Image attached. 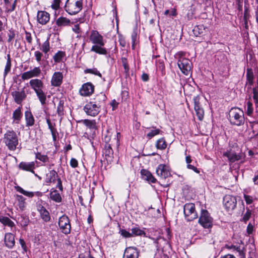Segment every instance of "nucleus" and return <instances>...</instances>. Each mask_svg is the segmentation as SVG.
Returning a JSON list of instances; mask_svg holds the SVG:
<instances>
[{"label": "nucleus", "mask_w": 258, "mask_h": 258, "mask_svg": "<svg viewBox=\"0 0 258 258\" xmlns=\"http://www.w3.org/2000/svg\"><path fill=\"white\" fill-rule=\"evenodd\" d=\"M65 56V52L62 51H58L54 55L53 58L55 63H59L63 60Z\"/></svg>", "instance_id": "39"}, {"label": "nucleus", "mask_w": 258, "mask_h": 258, "mask_svg": "<svg viewBox=\"0 0 258 258\" xmlns=\"http://www.w3.org/2000/svg\"><path fill=\"white\" fill-rule=\"evenodd\" d=\"M85 73L93 74L96 76H99V77H102L101 73L98 71V70L96 68L87 69L85 70Z\"/></svg>", "instance_id": "48"}, {"label": "nucleus", "mask_w": 258, "mask_h": 258, "mask_svg": "<svg viewBox=\"0 0 258 258\" xmlns=\"http://www.w3.org/2000/svg\"><path fill=\"white\" fill-rule=\"evenodd\" d=\"M0 222L5 226L13 227L15 226L14 223L7 217H1Z\"/></svg>", "instance_id": "40"}, {"label": "nucleus", "mask_w": 258, "mask_h": 258, "mask_svg": "<svg viewBox=\"0 0 258 258\" xmlns=\"http://www.w3.org/2000/svg\"><path fill=\"white\" fill-rule=\"evenodd\" d=\"M37 19L39 23L45 25L49 21L50 15L46 11H39L37 13Z\"/></svg>", "instance_id": "16"}, {"label": "nucleus", "mask_w": 258, "mask_h": 258, "mask_svg": "<svg viewBox=\"0 0 258 258\" xmlns=\"http://www.w3.org/2000/svg\"><path fill=\"white\" fill-rule=\"evenodd\" d=\"M35 158L43 163L42 165H46L49 162V158L46 155L42 154L40 152H37L35 153Z\"/></svg>", "instance_id": "33"}, {"label": "nucleus", "mask_w": 258, "mask_h": 258, "mask_svg": "<svg viewBox=\"0 0 258 258\" xmlns=\"http://www.w3.org/2000/svg\"><path fill=\"white\" fill-rule=\"evenodd\" d=\"M49 198L52 201L60 203L61 202V197L58 192L55 189L52 188L49 194Z\"/></svg>", "instance_id": "30"}, {"label": "nucleus", "mask_w": 258, "mask_h": 258, "mask_svg": "<svg viewBox=\"0 0 258 258\" xmlns=\"http://www.w3.org/2000/svg\"><path fill=\"white\" fill-rule=\"evenodd\" d=\"M185 52L179 51L175 54V57L177 59V61H179V60H182V59H186V58L185 57Z\"/></svg>", "instance_id": "54"}, {"label": "nucleus", "mask_w": 258, "mask_h": 258, "mask_svg": "<svg viewBox=\"0 0 258 258\" xmlns=\"http://www.w3.org/2000/svg\"><path fill=\"white\" fill-rule=\"evenodd\" d=\"M229 149H232V150H234L235 151L238 150V146L237 144L235 142H230L229 143Z\"/></svg>", "instance_id": "61"}, {"label": "nucleus", "mask_w": 258, "mask_h": 258, "mask_svg": "<svg viewBox=\"0 0 258 258\" xmlns=\"http://www.w3.org/2000/svg\"><path fill=\"white\" fill-rule=\"evenodd\" d=\"M5 246L8 248H12L15 244V236L11 233L5 234L4 238Z\"/></svg>", "instance_id": "19"}, {"label": "nucleus", "mask_w": 258, "mask_h": 258, "mask_svg": "<svg viewBox=\"0 0 258 258\" xmlns=\"http://www.w3.org/2000/svg\"><path fill=\"white\" fill-rule=\"evenodd\" d=\"M194 108L198 119L202 120L204 117V111L203 109L201 107L200 102L197 98H194Z\"/></svg>", "instance_id": "22"}, {"label": "nucleus", "mask_w": 258, "mask_h": 258, "mask_svg": "<svg viewBox=\"0 0 258 258\" xmlns=\"http://www.w3.org/2000/svg\"><path fill=\"white\" fill-rule=\"evenodd\" d=\"M41 219L45 222H48L50 220V216L49 213L47 210L39 213Z\"/></svg>", "instance_id": "45"}, {"label": "nucleus", "mask_w": 258, "mask_h": 258, "mask_svg": "<svg viewBox=\"0 0 258 258\" xmlns=\"http://www.w3.org/2000/svg\"><path fill=\"white\" fill-rule=\"evenodd\" d=\"M35 164L34 162H21L19 164L18 167H19V168L21 170L29 171V172L34 173V169H35Z\"/></svg>", "instance_id": "20"}, {"label": "nucleus", "mask_w": 258, "mask_h": 258, "mask_svg": "<svg viewBox=\"0 0 258 258\" xmlns=\"http://www.w3.org/2000/svg\"><path fill=\"white\" fill-rule=\"evenodd\" d=\"M121 62L122 63V66L123 67V68L124 69L125 72L126 73H127L129 71V67L127 63V59L125 57H122L121 58Z\"/></svg>", "instance_id": "56"}, {"label": "nucleus", "mask_w": 258, "mask_h": 258, "mask_svg": "<svg viewBox=\"0 0 258 258\" xmlns=\"http://www.w3.org/2000/svg\"><path fill=\"white\" fill-rule=\"evenodd\" d=\"M63 75L59 72H55L51 78V84L52 86H60L62 82Z\"/></svg>", "instance_id": "18"}, {"label": "nucleus", "mask_w": 258, "mask_h": 258, "mask_svg": "<svg viewBox=\"0 0 258 258\" xmlns=\"http://www.w3.org/2000/svg\"><path fill=\"white\" fill-rule=\"evenodd\" d=\"M85 125L92 131H95L98 129L97 122L95 120L83 119L81 121Z\"/></svg>", "instance_id": "26"}, {"label": "nucleus", "mask_w": 258, "mask_h": 258, "mask_svg": "<svg viewBox=\"0 0 258 258\" xmlns=\"http://www.w3.org/2000/svg\"><path fill=\"white\" fill-rule=\"evenodd\" d=\"M156 172L158 176L163 179H165L170 176V172L168 167L164 164H159L156 168Z\"/></svg>", "instance_id": "15"}, {"label": "nucleus", "mask_w": 258, "mask_h": 258, "mask_svg": "<svg viewBox=\"0 0 258 258\" xmlns=\"http://www.w3.org/2000/svg\"><path fill=\"white\" fill-rule=\"evenodd\" d=\"M236 151L232 149H228L227 151L223 153V156L226 157L229 162L234 163L239 161L242 158V154L237 153Z\"/></svg>", "instance_id": "10"}, {"label": "nucleus", "mask_w": 258, "mask_h": 258, "mask_svg": "<svg viewBox=\"0 0 258 258\" xmlns=\"http://www.w3.org/2000/svg\"><path fill=\"white\" fill-rule=\"evenodd\" d=\"M91 41L96 45H100L101 46L104 45L103 38L97 31L93 30L90 36Z\"/></svg>", "instance_id": "14"}, {"label": "nucleus", "mask_w": 258, "mask_h": 258, "mask_svg": "<svg viewBox=\"0 0 258 258\" xmlns=\"http://www.w3.org/2000/svg\"><path fill=\"white\" fill-rule=\"evenodd\" d=\"M57 176V172L54 170H52L46 174L45 179V182L47 184H49L51 182H54L56 179V176Z\"/></svg>", "instance_id": "32"}, {"label": "nucleus", "mask_w": 258, "mask_h": 258, "mask_svg": "<svg viewBox=\"0 0 258 258\" xmlns=\"http://www.w3.org/2000/svg\"><path fill=\"white\" fill-rule=\"evenodd\" d=\"M12 67V62L10 54H8L7 55V62L5 67L4 72L3 73V79L5 80L6 77L7 75L10 72Z\"/></svg>", "instance_id": "27"}, {"label": "nucleus", "mask_w": 258, "mask_h": 258, "mask_svg": "<svg viewBox=\"0 0 258 258\" xmlns=\"http://www.w3.org/2000/svg\"><path fill=\"white\" fill-rule=\"evenodd\" d=\"M70 23L69 19L63 17L58 18L56 21V24L59 27L69 25Z\"/></svg>", "instance_id": "38"}, {"label": "nucleus", "mask_w": 258, "mask_h": 258, "mask_svg": "<svg viewBox=\"0 0 258 258\" xmlns=\"http://www.w3.org/2000/svg\"><path fill=\"white\" fill-rule=\"evenodd\" d=\"M70 165L73 168L77 167L78 165V161L75 158H72L70 161Z\"/></svg>", "instance_id": "64"}, {"label": "nucleus", "mask_w": 258, "mask_h": 258, "mask_svg": "<svg viewBox=\"0 0 258 258\" xmlns=\"http://www.w3.org/2000/svg\"><path fill=\"white\" fill-rule=\"evenodd\" d=\"M142 177L143 179L148 181L149 182L155 183L156 179L153 176L150 172L149 171L142 169L141 171Z\"/></svg>", "instance_id": "23"}, {"label": "nucleus", "mask_w": 258, "mask_h": 258, "mask_svg": "<svg viewBox=\"0 0 258 258\" xmlns=\"http://www.w3.org/2000/svg\"><path fill=\"white\" fill-rule=\"evenodd\" d=\"M40 49L44 53V57L47 59L48 58V52L50 49L49 41L48 38L44 41L41 45Z\"/></svg>", "instance_id": "31"}, {"label": "nucleus", "mask_w": 258, "mask_h": 258, "mask_svg": "<svg viewBox=\"0 0 258 258\" xmlns=\"http://www.w3.org/2000/svg\"><path fill=\"white\" fill-rule=\"evenodd\" d=\"M34 56L35 57L36 60L38 62H40L41 58L43 56V54L40 51L37 50L34 52Z\"/></svg>", "instance_id": "59"}, {"label": "nucleus", "mask_w": 258, "mask_h": 258, "mask_svg": "<svg viewBox=\"0 0 258 258\" xmlns=\"http://www.w3.org/2000/svg\"><path fill=\"white\" fill-rule=\"evenodd\" d=\"M58 226L61 231L64 234L70 233L71 230V225L69 217L63 215L58 220Z\"/></svg>", "instance_id": "6"}, {"label": "nucleus", "mask_w": 258, "mask_h": 258, "mask_svg": "<svg viewBox=\"0 0 258 258\" xmlns=\"http://www.w3.org/2000/svg\"><path fill=\"white\" fill-rule=\"evenodd\" d=\"M161 132V131L159 129L155 128V130H152L151 132L148 133L147 135V137L149 139H151L153 137L159 134Z\"/></svg>", "instance_id": "52"}, {"label": "nucleus", "mask_w": 258, "mask_h": 258, "mask_svg": "<svg viewBox=\"0 0 258 258\" xmlns=\"http://www.w3.org/2000/svg\"><path fill=\"white\" fill-rule=\"evenodd\" d=\"M243 197L247 205L252 204L253 200L251 196L244 194Z\"/></svg>", "instance_id": "62"}, {"label": "nucleus", "mask_w": 258, "mask_h": 258, "mask_svg": "<svg viewBox=\"0 0 258 258\" xmlns=\"http://www.w3.org/2000/svg\"><path fill=\"white\" fill-rule=\"evenodd\" d=\"M251 215V210L247 208L245 213L243 215L241 221L246 223L250 218Z\"/></svg>", "instance_id": "49"}, {"label": "nucleus", "mask_w": 258, "mask_h": 258, "mask_svg": "<svg viewBox=\"0 0 258 258\" xmlns=\"http://www.w3.org/2000/svg\"><path fill=\"white\" fill-rule=\"evenodd\" d=\"M140 250L135 246L126 247L123 254L122 258H139Z\"/></svg>", "instance_id": "11"}, {"label": "nucleus", "mask_w": 258, "mask_h": 258, "mask_svg": "<svg viewBox=\"0 0 258 258\" xmlns=\"http://www.w3.org/2000/svg\"><path fill=\"white\" fill-rule=\"evenodd\" d=\"M223 204L228 211H232L236 207L237 200L235 197L227 195L223 198Z\"/></svg>", "instance_id": "9"}, {"label": "nucleus", "mask_w": 258, "mask_h": 258, "mask_svg": "<svg viewBox=\"0 0 258 258\" xmlns=\"http://www.w3.org/2000/svg\"><path fill=\"white\" fill-rule=\"evenodd\" d=\"M132 236L133 235H134V236H141L142 235H145L146 233L145 232L140 229L138 227H135V228H133L132 229Z\"/></svg>", "instance_id": "46"}, {"label": "nucleus", "mask_w": 258, "mask_h": 258, "mask_svg": "<svg viewBox=\"0 0 258 258\" xmlns=\"http://www.w3.org/2000/svg\"><path fill=\"white\" fill-rule=\"evenodd\" d=\"M60 2V0H53L51 6V8L53 10H58L59 8Z\"/></svg>", "instance_id": "58"}, {"label": "nucleus", "mask_w": 258, "mask_h": 258, "mask_svg": "<svg viewBox=\"0 0 258 258\" xmlns=\"http://www.w3.org/2000/svg\"><path fill=\"white\" fill-rule=\"evenodd\" d=\"M16 1H14L13 4L10 3L9 6L6 7L5 12L8 13H10L13 12L16 8Z\"/></svg>", "instance_id": "51"}, {"label": "nucleus", "mask_w": 258, "mask_h": 258, "mask_svg": "<svg viewBox=\"0 0 258 258\" xmlns=\"http://www.w3.org/2000/svg\"><path fill=\"white\" fill-rule=\"evenodd\" d=\"M36 96L39 100L42 106H44L46 104L47 96L46 93L43 90L37 91L36 93Z\"/></svg>", "instance_id": "34"}, {"label": "nucleus", "mask_w": 258, "mask_h": 258, "mask_svg": "<svg viewBox=\"0 0 258 258\" xmlns=\"http://www.w3.org/2000/svg\"><path fill=\"white\" fill-rule=\"evenodd\" d=\"M3 142L10 151L16 150L19 144L18 137L13 130H9L4 134Z\"/></svg>", "instance_id": "1"}, {"label": "nucleus", "mask_w": 258, "mask_h": 258, "mask_svg": "<svg viewBox=\"0 0 258 258\" xmlns=\"http://www.w3.org/2000/svg\"><path fill=\"white\" fill-rule=\"evenodd\" d=\"M12 95L14 99L15 102L20 104L23 100L26 97V95L24 90L21 91H14L12 93Z\"/></svg>", "instance_id": "21"}, {"label": "nucleus", "mask_w": 258, "mask_h": 258, "mask_svg": "<svg viewBox=\"0 0 258 258\" xmlns=\"http://www.w3.org/2000/svg\"><path fill=\"white\" fill-rule=\"evenodd\" d=\"M106 99V96L103 93H100L99 94L97 95L95 100V101L94 102V103H96L98 106H101V104L104 102L105 101Z\"/></svg>", "instance_id": "37"}, {"label": "nucleus", "mask_w": 258, "mask_h": 258, "mask_svg": "<svg viewBox=\"0 0 258 258\" xmlns=\"http://www.w3.org/2000/svg\"><path fill=\"white\" fill-rule=\"evenodd\" d=\"M57 113L58 116H62L64 115V101L60 100L57 107Z\"/></svg>", "instance_id": "43"}, {"label": "nucleus", "mask_w": 258, "mask_h": 258, "mask_svg": "<svg viewBox=\"0 0 258 258\" xmlns=\"http://www.w3.org/2000/svg\"><path fill=\"white\" fill-rule=\"evenodd\" d=\"M198 223L204 228L210 229L212 227L213 219L207 210H201Z\"/></svg>", "instance_id": "4"}, {"label": "nucleus", "mask_w": 258, "mask_h": 258, "mask_svg": "<svg viewBox=\"0 0 258 258\" xmlns=\"http://www.w3.org/2000/svg\"><path fill=\"white\" fill-rule=\"evenodd\" d=\"M16 199L18 202L17 205L21 211H23L25 210L26 207V203L25 202L26 199L21 195H16Z\"/></svg>", "instance_id": "29"}, {"label": "nucleus", "mask_w": 258, "mask_h": 258, "mask_svg": "<svg viewBox=\"0 0 258 258\" xmlns=\"http://www.w3.org/2000/svg\"><path fill=\"white\" fill-rule=\"evenodd\" d=\"M167 147V144L163 138L158 140L156 143V147L159 150H164Z\"/></svg>", "instance_id": "41"}, {"label": "nucleus", "mask_w": 258, "mask_h": 258, "mask_svg": "<svg viewBox=\"0 0 258 258\" xmlns=\"http://www.w3.org/2000/svg\"><path fill=\"white\" fill-rule=\"evenodd\" d=\"M102 46H103L98 44L93 45L91 50L100 54H106L107 50L105 48L102 47Z\"/></svg>", "instance_id": "36"}, {"label": "nucleus", "mask_w": 258, "mask_h": 258, "mask_svg": "<svg viewBox=\"0 0 258 258\" xmlns=\"http://www.w3.org/2000/svg\"><path fill=\"white\" fill-rule=\"evenodd\" d=\"M228 119L232 125H243L245 119L243 110L238 107L232 108L229 112Z\"/></svg>", "instance_id": "2"}, {"label": "nucleus", "mask_w": 258, "mask_h": 258, "mask_svg": "<svg viewBox=\"0 0 258 258\" xmlns=\"http://www.w3.org/2000/svg\"><path fill=\"white\" fill-rule=\"evenodd\" d=\"M8 41L9 42H11L13 39L15 38V31L11 29L9 30V33L8 34Z\"/></svg>", "instance_id": "60"}, {"label": "nucleus", "mask_w": 258, "mask_h": 258, "mask_svg": "<svg viewBox=\"0 0 258 258\" xmlns=\"http://www.w3.org/2000/svg\"><path fill=\"white\" fill-rule=\"evenodd\" d=\"M253 231V226L251 223H249L247 226L246 232L247 233V234L248 235H250V234H252Z\"/></svg>", "instance_id": "63"}, {"label": "nucleus", "mask_w": 258, "mask_h": 258, "mask_svg": "<svg viewBox=\"0 0 258 258\" xmlns=\"http://www.w3.org/2000/svg\"><path fill=\"white\" fill-rule=\"evenodd\" d=\"M45 204V203L41 200L36 203V208L39 213L46 210L44 206Z\"/></svg>", "instance_id": "47"}, {"label": "nucleus", "mask_w": 258, "mask_h": 258, "mask_svg": "<svg viewBox=\"0 0 258 258\" xmlns=\"http://www.w3.org/2000/svg\"><path fill=\"white\" fill-rule=\"evenodd\" d=\"M183 213L185 219L187 221H191L197 219L198 215L196 211L195 205L194 203H188L183 207Z\"/></svg>", "instance_id": "5"}, {"label": "nucleus", "mask_w": 258, "mask_h": 258, "mask_svg": "<svg viewBox=\"0 0 258 258\" xmlns=\"http://www.w3.org/2000/svg\"><path fill=\"white\" fill-rule=\"evenodd\" d=\"M205 27L203 25H199L194 27L193 32L196 36H199L202 34L205 31Z\"/></svg>", "instance_id": "42"}, {"label": "nucleus", "mask_w": 258, "mask_h": 258, "mask_svg": "<svg viewBox=\"0 0 258 258\" xmlns=\"http://www.w3.org/2000/svg\"><path fill=\"white\" fill-rule=\"evenodd\" d=\"M94 90V85L90 82L83 84L80 90V93L82 96H88L91 95Z\"/></svg>", "instance_id": "13"}, {"label": "nucleus", "mask_w": 258, "mask_h": 258, "mask_svg": "<svg viewBox=\"0 0 258 258\" xmlns=\"http://www.w3.org/2000/svg\"><path fill=\"white\" fill-rule=\"evenodd\" d=\"M120 234L125 238H129L132 236V234L125 229H121L119 231Z\"/></svg>", "instance_id": "57"}, {"label": "nucleus", "mask_w": 258, "mask_h": 258, "mask_svg": "<svg viewBox=\"0 0 258 258\" xmlns=\"http://www.w3.org/2000/svg\"><path fill=\"white\" fill-rule=\"evenodd\" d=\"M113 150L111 148V145L109 144H106L103 150V154L105 156L107 160L111 158L113 155Z\"/></svg>", "instance_id": "28"}, {"label": "nucleus", "mask_w": 258, "mask_h": 258, "mask_svg": "<svg viewBox=\"0 0 258 258\" xmlns=\"http://www.w3.org/2000/svg\"><path fill=\"white\" fill-rule=\"evenodd\" d=\"M253 108L252 104L250 101H248L246 104V114L248 116H251L253 113Z\"/></svg>", "instance_id": "50"}, {"label": "nucleus", "mask_w": 258, "mask_h": 258, "mask_svg": "<svg viewBox=\"0 0 258 258\" xmlns=\"http://www.w3.org/2000/svg\"><path fill=\"white\" fill-rule=\"evenodd\" d=\"M178 68L182 73L186 76H188L190 74L191 70V62L188 58L182 59L177 61Z\"/></svg>", "instance_id": "8"}, {"label": "nucleus", "mask_w": 258, "mask_h": 258, "mask_svg": "<svg viewBox=\"0 0 258 258\" xmlns=\"http://www.w3.org/2000/svg\"><path fill=\"white\" fill-rule=\"evenodd\" d=\"M246 79L250 85L253 84V73L251 69H246Z\"/></svg>", "instance_id": "44"}, {"label": "nucleus", "mask_w": 258, "mask_h": 258, "mask_svg": "<svg viewBox=\"0 0 258 258\" xmlns=\"http://www.w3.org/2000/svg\"><path fill=\"white\" fill-rule=\"evenodd\" d=\"M41 72L39 67H35L33 70L23 73L21 75V78L23 80H26L33 77H37L41 74Z\"/></svg>", "instance_id": "12"}, {"label": "nucleus", "mask_w": 258, "mask_h": 258, "mask_svg": "<svg viewBox=\"0 0 258 258\" xmlns=\"http://www.w3.org/2000/svg\"><path fill=\"white\" fill-rule=\"evenodd\" d=\"M30 222L29 217L24 214L19 215L17 218V223L24 228L26 227Z\"/></svg>", "instance_id": "24"}, {"label": "nucleus", "mask_w": 258, "mask_h": 258, "mask_svg": "<svg viewBox=\"0 0 258 258\" xmlns=\"http://www.w3.org/2000/svg\"><path fill=\"white\" fill-rule=\"evenodd\" d=\"M253 98L255 103L256 106L258 107V87H255L253 88Z\"/></svg>", "instance_id": "53"}, {"label": "nucleus", "mask_w": 258, "mask_h": 258, "mask_svg": "<svg viewBox=\"0 0 258 258\" xmlns=\"http://www.w3.org/2000/svg\"><path fill=\"white\" fill-rule=\"evenodd\" d=\"M25 119L27 127L32 126L34 124L35 119L32 112L30 110L25 111Z\"/></svg>", "instance_id": "25"}, {"label": "nucleus", "mask_w": 258, "mask_h": 258, "mask_svg": "<svg viewBox=\"0 0 258 258\" xmlns=\"http://www.w3.org/2000/svg\"><path fill=\"white\" fill-rule=\"evenodd\" d=\"M100 109V106L96 103L90 102L85 105L83 110L88 115L95 116L99 113Z\"/></svg>", "instance_id": "7"}, {"label": "nucleus", "mask_w": 258, "mask_h": 258, "mask_svg": "<svg viewBox=\"0 0 258 258\" xmlns=\"http://www.w3.org/2000/svg\"><path fill=\"white\" fill-rule=\"evenodd\" d=\"M21 110V108L19 107L13 113V118L16 123H19L22 117V113Z\"/></svg>", "instance_id": "35"}, {"label": "nucleus", "mask_w": 258, "mask_h": 258, "mask_svg": "<svg viewBox=\"0 0 258 258\" xmlns=\"http://www.w3.org/2000/svg\"><path fill=\"white\" fill-rule=\"evenodd\" d=\"M25 38L29 44H31L32 43L33 38L32 35L30 32L26 31H25Z\"/></svg>", "instance_id": "55"}, {"label": "nucleus", "mask_w": 258, "mask_h": 258, "mask_svg": "<svg viewBox=\"0 0 258 258\" xmlns=\"http://www.w3.org/2000/svg\"><path fill=\"white\" fill-rule=\"evenodd\" d=\"M29 84L31 88L36 93L43 90L44 84L43 82L38 79H32L29 82Z\"/></svg>", "instance_id": "17"}, {"label": "nucleus", "mask_w": 258, "mask_h": 258, "mask_svg": "<svg viewBox=\"0 0 258 258\" xmlns=\"http://www.w3.org/2000/svg\"><path fill=\"white\" fill-rule=\"evenodd\" d=\"M83 8V0H67L64 6L65 11L70 15L79 13Z\"/></svg>", "instance_id": "3"}]
</instances>
